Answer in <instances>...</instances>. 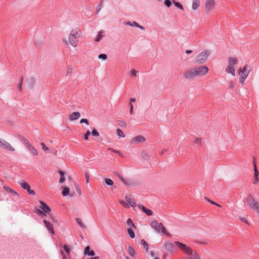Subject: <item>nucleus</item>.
Wrapping results in <instances>:
<instances>
[{
  "label": "nucleus",
  "instance_id": "obj_38",
  "mask_svg": "<svg viewBox=\"0 0 259 259\" xmlns=\"http://www.w3.org/2000/svg\"><path fill=\"white\" fill-rule=\"evenodd\" d=\"M127 224L128 226H132L135 229H136V227L134 225V223L133 222L132 220L131 219H128L127 221Z\"/></svg>",
  "mask_w": 259,
  "mask_h": 259
},
{
  "label": "nucleus",
  "instance_id": "obj_25",
  "mask_svg": "<svg viewBox=\"0 0 259 259\" xmlns=\"http://www.w3.org/2000/svg\"><path fill=\"white\" fill-rule=\"evenodd\" d=\"M20 139L23 144L27 147L30 144L29 141L24 137L19 136Z\"/></svg>",
  "mask_w": 259,
  "mask_h": 259
},
{
  "label": "nucleus",
  "instance_id": "obj_50",
  "mask_svg": "<svg viewBox=\"0 0 259 259\" xmlns=\"http://www.w3.org/2000/svg\"><path fill=\"white\" fill-rule=\"evenodd\" d=\"M80 123H85V124H87V125H89V121H88V119H84V118H82V119H81L80 120Z\"/></svg>",
  "mask_w": 259,
  "mask_h": 259
},
{
  "label": "nucleus",
  "instance_id": "obj_24",
  "mask_svg": "<svg viewBox=\"0 0 259 259\" xmlns=\"http://www.w3.org/2000/svg\"><path fill=\"white\" fill-rule=\"evenodd\" d=\"M19 183L24 189L27 190L30 187L29 185L24 181L22 180L21 182H19Z\"/></svg>",
  "mask_w": 259,
  "mask_h": 259
},
{
  "label": "nucleus",
  "instance_id": "obj_2",
  "mask_svg": "<svg viewBox=\"0 0 259 259\" xmlns=\"http://www.w3.org/2000/svg\"><path fill=\"white\" fill-rule=\"evenodd\" d=\"M81 35V32L79 30L73 29L71 30L70 33L69 35V41L68 42L66 39H63V41L65 45H68L70 44L72 46L75 47L77 46L78 41L77 38L80 37Z\"/></svg>",
  "mask_w": 259,
  "mask_h": 259
},
{
  "label": "nucleus",
  "instance_id": "obj_6",
  "mask_svg": "<svg viewBox=\"0 0 259 259\" xmlns=\"http://www.w3.org/2000/svg\"><path fill=\"white\" fill-rule=\"evenodd\" d=\"M175 243L182 251L188 255L192 254L194 252L191 248L182 243L175 241Z\"/></svg>",
  "mask_w": 259,
  "mask_h": 259
},
{
  "label": "nucleus",
  "instance_id": "obj_10",
  "mask_svg": "<svg viewBox=\"0 0 259 259\" xmlns=\"http://www.w3.org/2000/svg\"><path fill=\"white\" fill-rule=\"evenodd\" d=\"M176 244L171 242H165L164 243V247L165 249L169 252H173L176 250Z\"/></svg>",
  "mask_w": 259,
  "mask_h": 259
},
{
  "label": "nucleus",
  "instance_id": "obj_34",
  "mask_svg": "<svg viewBox=\"0 0 259 259\" xmlns=\"http://www.w3.org/2000/svg\"><path fill=\"white\" fill-rule=\"evenodd\" d=\"M141 243L144 245V248L146 249V251L148 252V243L144 239L141 240Z\"/></svg>",
  "mask_w": 259,
  "mask_h": 259
},
{
  "label": "nucleus",
  "instance_id": "obj_35",
  "mask_svg": "<svg viewBox=\"0 0 259 259\" xmlns=\"http://www.w3.org/2000/svg\"><path fill=\"white\" fill-rule=\"evenodd\" d=\"M105 182L108 186H112L114 184L113 181L111 179L108 178L105 179Z\"/></svg>",
  "mask_w": 259,
  "mask_h": 259
},
{
  "label": "nucleus",
  "instance_id": "obj_55",
  "mask_svg": "<svg viewBox=\"0 0 259 259\" xmlns=\"http://www.w3.org/2000/svg\"><path fill=\"white\" fill-rule=\"evenodd\" d=\"M258 181H259V180L258 178V176H254V181H253V183L254 184H256L258 183Z\"/></svg>",
  "mask_w": 259,
  "mask_h": 259
},
{
  "label": "nucleus",
  "instance_id": "obj_42",
  "mask_svg": "<svg viewBox=\"0 0 259 259\" xmlns=\"http://www.w3.org/2000/svg\"><path fill=\"white\" fill-rule=\"evenodd\" d=\"M23 80V76H22L20 77V83L18 86V89L20 91H21V90H22V84Z\"/></svg>",
  "mask_w": 259,
  "mask_h": 259
},
{
  "label": "nucleus",
  "instance_id": "obj_11",
  "mask_svg": "<svg viewBox=\"0 0 259 259\" xmlns=\"http://www.w3.org/2000/svg\"><path fill=\"white\" fill-rule=\"evenodd\" d=\"M215 2L214 0H206L205 2V9L206 12L209 13V11L212 10L214 8Z\"/></svg>",
  "mask_w": 259,
  "mask_h": 259
},
{
  "label": "nucleus",
  "instance_id": "obj_30",
  "mask_svg": "<svg viewBox=\"0 0 259 259\" xmlns=\"http://www.w3.org/2000/svg\"><path fill=\"white\" fill-rule=\"evenodd\" d=\"M173 3L176 7H177L178 8L180 9L182 11L184 10L183 6L180 3L174 1Z\"/></svg>",
  "mask_w": 259,
  "mask_h": 259
},
{
  "label": "nucleus",
  "instance_id": "obj_29",
  "mask_svg": "<svg viewBox=\"0 0 259 259\" xmlns=\"http://www.w3.org/2000/svg\"><path fill=\"white\" fill-rule=\"evenodd\" d=\"M116 133H117V135L120 137H122V138H124L125 137V134L123 133V132H122V130H121L119 128H117L116 130Z\"/></svg>",
  "mask_w": 259,
  "mask_h": 259
},
{
  "label": "nucleus",
  "instance_id": "obj_17",
  "mask_svg": "<svg viewBox=\"0 0 259 259\" xmlns=\"http://www.w3.org/2000/svg\"><path fill=\"white\" fill-rule=\"evenodd\" d=\"M80 116V114L79 112H73L69 116V119L71 121L77 119Z\"/></svg>",
  "mask_w": 259,
  "mask_h": 259
},
{
  "label": "nucleus",
  "instance_id": "obj_18",
  "mask_svg": "<svg viewBox=\"0 0 259 259\" xmlns=\"http://www.w3.org/2000/svg\"><path fill=\"white\" fill-rule=\"evenodd\" d=\"M133 140L137 143L144 142L145 141L146 139L144 137L141 135L137 136L135 137Z\"/></svg>",
  "mask_w": 259,
  "mask_h": 259
},
{
  "label": "nucleus",
  "instance_id": "obj_13",
  "mask_svg": "<svg viewBox=\"0 0 259 259\" xmlns=\"http://www.w3.org/2000/svg\"><path fill=\"white\" fill-rule=\"evenodd\" d=\"M162 225V223H158L156 221H153L151 222V226L157 232H160V229Z\"/></svg>",
  "mask_w": 259,
  "mask_h": 259
},
{
  "label": "nucleus",
  "instance_id": "obj_27",
  "mask_svg": "<svg viewBox=\"0 0 259 259\" xmlns=\"http://www.w3.org/2000/svg\"><path fill=\"white\" fill-rule=\"evenodd\" d=\"M128 253L132 256H135V251L134 249L132 246H128Z\"/></svg>",
  "mask_w": 259,
  "mask_h": 259
},
{
  "label": "nucleus",
  "instance_id": "obj_19",
  "mask_svg": "<svg viewBox=\"0 0 259 259\" xmlns=\"http://www.w3.org/2000/svg\"><path fill=\"white\" fill-rule=\"evenodd\" d=\"M28 150L33 155H37L38 152L36 149L33 147L31 144L28 145V147H26Z\"/></svg>",
  "mask_w": 259,
  "mask_h": 259
},
{
  "label": "nucleus",
  "instance_id": "obj_59",
  "mask_svg": "<svg viewBox=\"0 0 259 259\" xmlns=\"http://www.w3.org/2000/svg\"><path fill=\"white\" fill-rule=\"evenodd\" d=\"M85 179L87 180V183H89V175L87 171L85 172Z\"/></svg>",
  "mask_w": 259,
  "mask_h": 259
},
{
  "label": "nucleus",
  "instance_id": "obj_32",
  "mask_svg": "<svg viewBox=\"0 0 259 259\" xmlns=\"http://www.w3.org/2000/svg\"><path fill=\"white\" fill-rule=\"evenodd\" d=\"M191 257H189L188 259H200L199 255L197 252H194L192 254H190Z\"/></svg>",
  "mask_w": 259,
  "mask_h": 259
},
{
  "label": "nucleus",
  "instance_id": "obj_52",
  "mask_svg": "<svg viewBox=\"0 0 259 259\" xmlns=\"http://www.w3.org/2000/svg\"><path fill=\"white\" fill-rule=\"evenodd\" d=\"M136 71L135 69H132L130 71V74L131 75L133 76H136Z\"/></svg>",
  "mask_w": 259,
  "mask_h": 259
},
{
  "label": "nucleus",
  "instance_id": "obj_39",
  "mask_svg": "<svg viewBox=\"0 0 259 259\" xmlns=\"http://www.w3.org/2000/svg\"><path fill=\"white\" fill-rule=\"evenodd\" d=\"M74 186L77 193L80 196L81 195V191L79 186L77 184H75Z\"/></svg>",
  "mask_w": 259,
  "mask_h": 259
},
{
  "label": "nucleus",
  "instance_id": "obj_28",
  "mask_svg": "<svg viewBox=\"0 0 259 259\" xmlns=\"http://www.w3.org/2000/svg\"><path fill=\"white\" fill-rule=\"evenodd\" d=\"M69 188L68 187H64L63 191H62V195L63 196H66L69 195Z\"/></svg>",
  "mask_w": 259,
  "mask_h": 259
},
{
  "label": "nucleus",
  "instance_id": "obj_37",
  "mask_svg": "<svg viewBox=\"0 0 259 259\" xmlns=\"http://www.w3.org/2000/svg\"><path fill=\"white\" fill-rule=\"evenodd\" d=\"M127 232L130 235V236L131 237V238H134L135 236V233L134 232V231H133V230L131 228H129L127 229Z\"/></svg>",
  "mask_w": 259,
  "mask_h": 259
},
{
  "label": "nucleus",
  "instance_id": "obj_56",
  "mask_svg": "<svg viewBox=\"0 0 259 259\" xmlns=\"http://www.w3.org/2000/svg\"><path fill=\"white\" fill-rule=\"evenodd\" d=\"M5 189L6 190V191H7L8 192H14V190L11 189V188H9V187H4Z\"/></svg>",
  "mask_w": 259,
  "mask_h": 259
},
{
  "label": "nucleus",
  "instance_id": "obj_57",
  "mask_svg": "<svg viewBox=\"0 0 259 259\" xmlns=\"http://www.w3.org/2000/svg\"><path fill=\"white\" fill-rule=\"evenodd\" d=\"M240 220L248 225V223L245 218H240Z\"/></svg>",
  "mask_w": 259,
  "mask_h": 259
},
{
  "label": "nucleus",
  "instance_id": "obj_58",
  "mask_svg": "<svg viewBox=\"0 0 259 259\" xmlns=\"http://www.w3.org/2000/svg\"><path fill=\"white\" fill-rule=\"evenodd\" d=\"M134 110V106L132 103L130 104V113L131 114L133 113Z\"/></svg>",
  "mask_w": 259,
  "mask_h": 259
},
{
  "label": "nucleus",
  "instance_id": "obj_15",
  "mask_svg": "<svg viewBox=\"0 0 259 259\" xmlns=\"http://www.w3.org/2000/svg\"><path fill=\"white\" fill-rule=\"evenodd\" d=\"M138 207L141 209L142 211L145 212L148 216H150L152 214L153 211L152 210L148 209L144 206L143 205H138Z\"/></svg>",
  "mask_w": 259,
  "mask_h": 259
},
{
  "label": "nucleus",
  "instance_id": "obj_12",
  "mask_svg": "<svg viewBox=\"0 0 259 259\" xmlns=\"http://www.w3.org/2000/svg\"><path fill=\"white\" fill-rule=\"evenodd\" d=\"M43 222L48 230L49 231L50 233L52 235L54 234V230L53 224H51L50 222L47 221L46 220H44Z\"/></svg>",
  "mask_w": 259,
  "mask_h": 259
},
{
  "label": "nucleus",
  "instance_id": "obj_46",
  "mask_svg": "<svg viewBox=\"0 0 259 259\" xmlns=\"http://www.w3.org/2000/svg\"><path fill=\"white\" fill-rule=\"evenodd\" d=\"M164 4L165 6H166L168 8L170 7L171 5V2L170 0H165L164 1Z\"/></svg>",
  "mask_w": 259,
  "mask_h": 259
},
{
  "label": "nucleus",
  "instance_id": "obj_36",
  "mask_svg": "<svg viewBox=\"0 0 259 259\" xmlns=\"http://www.w3.org/2000/svg\"><path fill=\"white\" fill-rule=\"evenodd\" d=\"M76 221L81 228H82V229H84L85 228V226L84 225V224H83V223L82 222L81 220L80 219L76 218Z\"/></svg>",
  "mask_w": 259,
  "mask_h": 259
},
{
  "label": "nucleus",
  "instance_id": "obj_45",
  "mask_svg": "<svg viewBox=\"0 0 259 259\" xmlns=\"http://www.w3.org/2000/svg\"><path fill=\"white\" fill-rule=\"evenodd\" d=\"M98 58L105 60L107 59V55L104 54H101L98 56Z\"/></svg>",
  "mask_w": 259,
  "mask_h": 259
},
{
  "label": "nucleus",
  "instance_id": "obj_5",
  "mask_svg": "<svg viewBox=\"0 0 259 259\" xmlns=\"http://www.w3.org/2000/svg\"><path fill=\"white\" fill-rule=\"evenodd\" d=\"M210 54V52L208 50L202 52L196 57L195 63L200 64L204 63L206 61Z\"/></svg>",
  "mask_w": 259,
  "mask_h": 259
},
{
  "label": "nucleus",
  "instance_id": "obj_53",
  "mask_svg": "<svg viewBox=\"0 0 259 259\" xmlns=\"http://www.w3.org/2000/svg\"><path fill=\"white\" fill-rule=\"evenodd\" d=\"M27 191L29 194L34 195L35 194V191L33 190H31L30 187Z\"/></svg>",
  "mask_w": 259,
  "mask_h": 259
},
{
  "label": "nucleus",
  "instance_id": "obj_47",
  "mask_svg": "<svg viewBox=\"0 0 259 259\" xmlns=\"http://www.w3.org/2000/svg\"><path fill=\"white\" fill-rule=\"evenodd\" d=\"M91 134V132L89 130H88L87 133L84 136V139L85 140H88L89 139V136Z\"/></svg>",
  "mask_w": 259,
  "mask_h": 259
},
{
  "label": "nucleus",
  "instance_id": "obj_22",
  "mask_svg": "<svg viewBox=\"0 0 259 259\" xmlns=\"http://www.w3.org/2000/svg\"><path fill=\"white\" fill-rule=\"evenodd\" d=\"M141 156L145 160L148 161L150 160V155L145 151H143L141 152Z\"/></svg>",
  "mask_w": 259,
  "mask_h": 259
},
{
  "label": "nucleus",
  "instance_id": "obj_3",
  "mask_svg": "<svg viewBox=\"0 0 259 259\" xmlns=\"http://www.w3.org/2000/svg\"><path fill=\"white\" fill-rule=\"evenodd\" d=\"M229 65L228 67L226 68V72L227 73H230L233 76L235 75V67L234 65L237 64L238 63V59L236 58L235 57H229Z\"/></svg>",
  "mask_w": 259,
  "mask_h": 259
},
{
  "label": "nucleus",
  "instance_id": "obj_61",
  "mask_svg": "<svg viewBox=\"0 0 259 259\" xmlns=\"http://www.w3.org/2000/svg\"><path fill=\"white\" fill-rule=\"evenodd\" d=\"M65 181V178L63 177H61L59 180L60 183H63Z\"/></svg>",
  "mask_w": 259,
  "mask_h": 259
},
{
  "label": "nucleus",
  "instance_id": "obj_44",
  "mask_svg": "<svg viewBox=\"0 0 259 259\" xmlns=\"http://www.w3.org/2000/svg\"><path fill=\"white\" fill-rule=\"evenodd\" d=\"M120 203L125 208H128L130 207L128 203L124 201H120Z\"/></svg>",
  "mask_w": 259,
  "mask_h": 259
},
{
  "label": "nucleus",
  "instance_id": "obj_21",
  "mask_svg": "<svg viewBox=\"0 0 259 259\" xmlns=\"http://www.w3.org/2000/svg\"><path fill=\"white\" fill-rule=\"evenodd\" d=\"M126 200L128 202V204L131 205L133 207H135L137 206V204L134 199H131L130 197L126 196Z\"/></svg>",
  "mask_w": 259,
  "mask_h": 259
},
{
  "label": "nucleus",
  "instance_id": "obj_20",
  "mask_svg": "<svg viewBox=\"0 0 259 259\" xmlns=\"http://www.w3.org/2000/svg\"><path fill=\"white\" fill-rule=\"evenodd\" d=\"M35 82V79L33 77H30L27 79V82L29 88H31Z\"/></svg>",
  "mask_w": 259,
  "mask_h": 259
},
{
  "label": "nucleus",
  "instance_id": "obj_9",
  "mask_svg": "<svg viewBox=\"0 0 259 259\" xmlns=\"http://www.w3.org/2000/svg\"><path fill=\"white\" fill-rule=\"evenodd\" d=\"M0 146L2 148L10 151L13 152L15 151V149L12 146H11L10 143L3 139H0Z\"/></svg>",
  "mask_w": 259,
  "mask_h": 259
},
{
  "label": "nucleus",
  "instance_id": "obj_31",
  "mask_svg": "<svg viewBox=\"0 0 259 259\" xmlns=\"http://www.w3.org/2000/svg\"><path fill=\"white\" fill-rule=\"evenodd\" d=\"M161 229L162 233H163L164 234L166 235L167 236H171V235L167 231L165 227L163 225H162Z\"/></svg>",
  "mask_w": 259,
  "mask_h": 259
},
{
  "label": "nucleus",
  "instance_id": "obj_4",
  "mask_svg": "<svg viewBox=\"0 0 259 259\" xmlns=\"http://www.w3.org/2000/svg\"><path fill=\"white\" fill-rule=\"evenodd\" d=\"M247 205L259 214V203L256 201L251 195L249 194L246 198Z\"/></svg>",
  "mask_w": 259,
  "mask_h": 259
},
{
  "label": "nucleus",
  "instance_id": "obj_63",
  "mask_svg": "<svg viewBox=\"0 0 259 259\" xmlns=\"http://www.w3.org/2000/svg\"><path fill=\"white\" fill-rule=\"evenodd\" d=\"M59 173L61 177H63L64 175V172L62 170H59Z\"/></svg>",
  "mask_w": 259,
  "mask_h": 259
},
{
  "label": "nucleus",
  "instance_id": "obj_40",
  "mask_svg": "<svg viewBox=\"0 0 259 259\" xmlns=\"http://www.w3.org/2000/svg\"><path fill=\"white\" fill-rule=\"evenodd\" d=\"M253 166H254V176H258V171L257 169L256 165L254 161H253Z\"/></svg>",
  "mask_w": 259,
  "mask_h": 259
},
{
  "label": "nucleus",
  "instance_id": "obj_51",
  "mask_svg": "<svg viewBox=\"0 0 259 259\" xmlns=\"http://www.w3.org/2000/svg\"><path fill=\"white\" fill-rule=\"evenodd\" d=\"M113 174L115 176L117 177L121 181L123 178L117 171H114Z\"/></svg>",
  "mask_w": 259,
  "mask_h": 259
},
{
  "label": "nucleus",
  "instance_id": "obj_8",
  "mask_svg": "<svg viewBox=\"0 0 259 259\" xmlns=\"http://www.w3.org/2000/svg\"><path fill=\"white\" fill-rule=\"evenodd\" d=\"M250 68L249 67V66L247 65H245L244 67L243 70H241V69L239 70V74H240L241 73V77L239 79V82L240 83L243 84L244 82V81L247 78L250 72Z\"/></svg>",
  "mask_w": 259,
  "mask_h": 259
},
{
  "label": "nucleus",
  "instance_id": "obj_49",
  "mask_svg": "<svg viewBox=\"0 0 259 259\" xmlns=\"http://www.w3.org/2000/svg\"><path fill=\"white\" fill-rule=\"evenodd\" d=\"M50 220L53 222H54V223H57L58 222V219H56V218L55 217H54L52 214L51 215H50Z\"/></svg>",
  "mask_w": 259,
  "mask_h": 259
},
{
  "label": "nucleus",
  "instance_id": "obj_48",
  "mask_svg": "<svg viewBox=\"0 0 259 259\" xmlns=\"http://www.w3.org/2000/svg\"><path fill=\"white\" fill-rule=\"evenodd\" d=\"M40 145H41V146H42V149H43V150H44V151H45V152H46V151H47L49 150V148H48V147H47V146H46V145H45L44 143H42H42H40Z\"/></svg>",
  "mask_w": 259,
  "mask_h": 259
},
{
  "label": "nucleus",
  "instance_id": "obj_43",
  "mask_svg": "<svg viewBox=\"0 0 259 259\" xmlns=\"http://www.w3.org/2000/svg\"><path fill=\"white\" fill-rule=\"evenodd\" d=\"M204 199L205 200H206L207 201H208L209 202H210L211 204H212L213 205H217V206H219V207H221V205L220 204L217 203L216 202H214L213 201L210 200V199L207 198L206 197H205Z\"/></svg>",
  "mask_w": 259,
  "mask_h": 259
},
{
  "label": "nucleus",
  "instance_id": "obj_33",
  "mask_svg": "<svg viewBox=\"0 0 259 259\" xmlns=\"http://www.w3.org/2000/svg\"><path fill=\"white\" fill-rule=\"evenodd\" d=\"M126 24L133 27H137L138 26V23L136 21H133L132 22L131 21H128L126 23Z\"/></svg>",
  "mask_w": 259,
  "mask_h": 259
},
{
  "label": "nucleus",
  "instance_id": "obj_7",
  "mask_svg": "<svg viewBox=\"0 0 259 259\" xmlns=\"http://www.w3.org/2000/svg\"><path fill=\"white\" fill-rule=\"evenodd\" d=\"M39 203L40 204V206L39 207L41 209V210L38 209L37 210V213L39 215H46L47 214H49V213L51 210L50 207L42 201H39Z\"/></svg>",
  "mask_w": 259,
  "mask_h": 259
},
{
  "label": "nucleus",
  "instance_id": "obj_64",
  "mask_svg": "<svg viewBox=\"0 0 259 259\" xmlns=\"http://www.w3.org/2000/svg\"><path fill=\"white\" fill-rule=\"evenodd\" d=\"M101 10V7H100V5H99L97 6L96 7V10H97V12H99V11H100Z\"/></svg>",
  "mask_w": 259,
  "mask_h": 259
},
{
  "label": "nucleus",
  "instance_id": "obj_1",
  "mask_svg": "<svg viewBox=\"0 0 259 259\" xmlns=\"http://www.w3.org/2000/svg\"><path fill=\"white\" fill-rule=\"evenodd\" d=\"M208 71L207 66H202L198 67L191 68L185 71L183 75L185 78L188 79H192L197 76H203L206 74Z\"/></svg>",
  "mask_w": 259,
  "mask_h": 259
},
{
  "label": "nucleus",
  "instance_id": "obj_14",
  "mask_svg": "<svg viewBox=\"0 0 259 259\" xmlns=\"http://www.w3.org/2000/svg\"><path fill=\"white\" fill-rule=\"evenodd\" d=\"M121 181L126 186L130 187H133L136 185V183L134 181L128 179H124L122 178Z\"/></svg>",
  "mask_w": 259,
  "mask_h": 259
},
{
  "label": "nucleus",
  "instance_id": "obj_60",
  "mask_svg": "<svg viewBox=\"0 0 259 259\" xmlns=\"http://www.w3.org/2000/svg\"><path fill=\"white\" fill-rule=\"evenodd\" d=\"M72 72V68L71 67H69L68 69L67 72V75H68L70 73H71Z\"/></svg>",
  "mask_w": 259,
  "mask_h": 259
},
{
  "label": "nucleus",
  "instance_id": "obj_26",
  "mask_svg": "<svg viewBox=\"0 0 259 259\" xmlns=\"http://www.w3.org/2000/svg\"><path fill=\"white\" fill-rule=\"evenodd\" d=\"M104 32L105 31L104 30H101L98 32V35L95 39V41L96 42L100 41V40L103 37L104 35L102 34V33Z\"/></svg>",
  "mask_w": 259,
  "mask_h": 259
},
{
  "label": "nucleus",
  "instance_id": "obj_16",
  "mask_svg": "<svg viewBox=\"0 0 259 259\" xmlns=\"http://www.w3.org/2000/svg\"><path fill=\"white\" fill-rule=\"evenodd\" d=\"M84 253L85 255L92 256L95 255V251L93 250H90V246H87L85 247L84 250Z\"/></svg>",
  "mask_w": 259,
  "mask_h": 259
},
{
  "label": "nucleus",
  "instance_id": "obj_54",
  "mask_svg": "<svg viewBox=\"0 0 259 259\" xmlns=\"http://www.w3.org/2000/svg\"><path fill=\"white\" fill-rule=\"evenodd\" d=\"M64 250L68 254H69L70 253V249L69 248L67 245H64L63 247Z\"/></svg>",
  "mask_w": 259,
  "mask_h": 259
},
{
  "label": "nucleus",
  "instance_id": "obj_62",
  "mask_svg": "<svg viewBox=\"0 0 259 259\" xmlns=\"http://www.w3.org/2000/svg\"><path fill=\"white\" fill-rule=\"evenodd\" d=\"M201 141V138H197L195 141L196 143L200 144Z\"/></svg>",
  "mask_w": 259,
  "mask_h": 259
},
{
  "label": "nucleus",
  "instance_id": "obj_41",
  "mask_svg": "<svg viewBox=\"0 0 259 259\" xmlns=\"http://www.w3.org/2000/svg\"><path fill=\"white\" fill-rule=\"evenodd\" d=\"M92 135L93 136L97 137L99 136V133L98 132V131L96 130L95 128H94L92 132Z\"/></svg>",
  "mask_w": 259,
  "mask_h": 259
},
{
  "label": "nucleus",
  "instance_id": "obj_23",
  "mask_svg": "<svg viewBox=\"0 0 259 259\" xmlns=\"http://www.w3.org/2000/svg\"><path fill=\"white\" fill-rule=\"evenodd\" d=\"M200 6L199 0H193L192 2V9L194 10H196Z\"/></svg>",
  "mask_w": 259,
  "mask_h": 259
}]
</instances>
